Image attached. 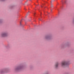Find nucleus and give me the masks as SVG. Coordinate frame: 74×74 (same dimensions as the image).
Masks as SVG:
<instances>
[{
    "instance_id": "f03ea898",
    "label": "nucleus",
    "mask_w": 74,
    "mask_h": 74,
    "mask_svg": "<svg viewBox=\"0 0 74 74\" xmlns=\"http://www.w3.org/2000/svg\"><path fill=\"white\" fill-rule=\"evenodd\" d=\"M1 37H5L8 36V34L7 32L2 33L0 35Z\"/></svg>"
},
{
    "instance_id": "423d86ee",
    "label": "nucleus",
    "mask_w": 74,
    "mask_h": 74,
    "mask_svg": "<svg viewBox=\"0 0 74 74\" xmlns=\"http://www.w3.org/2000/svg\"><path fill=\"white\" fill-rule=\"evenodd\" d=\"M58 65H59V63L58 62L56 63L55 65V67L56 68H57V67H58Z\"/></svg>"
},
{
    "instance_id": "9d476101",
    "label": "nucleus",
    "mask_w": 74,
    "mask_h": 74,
    "mask_svg": "<svg viewBox=\"0 0 74 74\" xmlns=\"http://www.w3.org/2000/svg\"><path fill=\"white\" fill-rule=\"evenodd\" d=\"M39 21H41V19H39Z\"/></svg>"
},
{
    "instance_id": "f257e3e1",
    "label": "nucleus",
    "mask_w": 74,
    "mask_h": 74,
    "mask_svg": "<svg viewBox=\"0 0 74 74\" xmlns=\"http://www.w3.org/2000/svg\"><path fill=\"white\" fill-rule=\"evenodd\" d=\"M69 65V63L66 61H64L61 62V66L63 67H64L65 66H68Z\"/></svg>"
},
{
    "instance_id": "f8f14e48",
    "label": "nucleus",
    "mask_w": 74,
    "mask_h": 74,
    "mask_svg": "<svg viewBox=\"0 0 74 74\" xmlns=\"http://www.w3.org/2000/svg\"><path fill=\"white\" fill-rule=\"evenodd\" d=\"M47 74L46 73V74Z\"/></svg>"
},
{
    "instance_id": "20e7f679",
    "label": "nucleus",
    "mask_w": 74,
    "mask_h": 74,
    "mask_svg": "<svg viewBox=\"0 0 74 74\" xmlns=\"http://www.w3.org/2000/svg\"><path fill=\"white\" fill-rule=\"evenodd\" d=\"M21 68H22V67H21V66H18L16 68L14 69V70L15 71H18V70H21Z\"/></svg>"
},
{
    "instance_id": "9b49d317",
    "label": "nucleus",
    "mask_w": 74,
    "mask_h": 74,
    "mask_svg": "<svg viewBox=\"0 0 74 74\" xmlns=\"http://www.w3.org/2000/svg\"><path fill=\"white\" fill-rule=\"evenodd\" d=\"M35 14V13H34V15Z\"/></svg>"
},
{
    "instance_id": "6e6552de",
    "label": "nucleus",
    "mask_w": 74,
    "mask_h": 74,
    "mask_svg": "<svg viewBox=\"0 0 74 74\" xmlns=\"http://www.w3.org/2000/svg\"><path fill=\"white\" fill-rule=\"evenodd\" d=\"M2 20H0V23L2 22Z\"/></svg>"
},
{
    "instance_id": "0eeeda50",
    "label": "nucleus",
    "mask_w": 74,
    "mask_h": 74,
    "mask_svg": "<svg viewBox=\"0 0 74 74\" xmlns=\"http://www.w3.org/2000/svg\"><path fill=\"white\" fill-rule=\"evenodd\" d=\"M53 5H52V4H51V8H52V7H53Z\"/></svg>"
},
{
    "instance_id": "7ed1b4c3",
    "label": "nucleus",
    "mask_w": 74,
    "mask_h": 74,
    "mask_svg": "<svg viewBox=\"0 0 74 74\" xmlns=\"http://www.w3.org/2000/svg\"><path fill=\"white\" fill-rule=\"evenodd\" d=\"M7 71V69H4L0 70V74H3L5 73Z\"/></svg>"
},
{
    "instance_id": "1a4fd4ad",
    "label": "nucleus",
    "mask_w": 74,
    "mask_h": 74,
    "mask_svg": "<svg viewBox=\"0 0 74 74\" xmlns=\"http://www.w3.org/2000/svg\"><path fill=\"white\" fill-rule=\"evenodd\" d=\"M1 0L2 1H4V0Z\"/></svg>"
},
{
    "instance_id": "39448f33",
    "label": "nucleus",
    "mask_w": 74,
    "mask_h": 74,
    "mask_svg": "<svg viewBox=\"0 0 74 74\" xmlns=\"http://www.w3.org/2000/svg\"><path fill=\"white\" fill-rule=\"evenodd\" d=\"M51 36H46L45 37V39H46L47 40H49L51 38Z\"/></svg>"
}]
</instances>
